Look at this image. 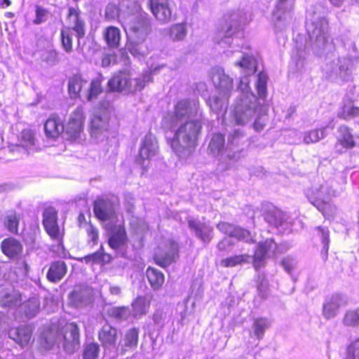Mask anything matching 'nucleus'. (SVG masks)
<instances>
[{"instance_id":"69168bd1","label":"nucleus","mask_w":359,"mask_h":359,"mask_svg":"<svg viewBox=\"0 0 359 359\" xmlns=\"http://www.w3.org/2000/svg\"><path fill=\"white\" fill-rule=\"evenodd\" d=\"M282 264L287 272L290 273L293 266V259L286 258L283 261Z\"/></svg>"},{"instance_id":"7ed1b4c3","label":"nucleus","mask_w":359,"mask_h":359,"mask_svg":"<svg viewBox=\"0 0 359 359\" xmlns=\"http://www.w3.org/2000/svg\"><path fill=\"white\" fill-rule=\"evenodd\" d=\"M93 211L100 220L107 222L105 224V228L110 233L109 246L114 250L123 248L127 241L126 231L121 224H113L115 218L114 210L111 205L102 199L96 200L94 203Z\"/></svg>"},{"instance_id":"4c0bfd02","label":"nucleus","mask_w":359,"mask_h":359,"mask_svg":"<svg viewBox=\"0 0 359 359\" xmlns=\"http://www.w3.org/2000/svg\"><path fill=\"white\" fill-rule=\"evenodd\" d=\"M339 115L344 119H351L359 116V107L354 102L348 101L341 107Z\"/></svg>"},{"instance_id":"f257e3e1","label":"nucleus","mask_w":359,"mask_h":359,"mask_svg":"<svg viewBox=\"0 0 359 359\" xmlns=\"http://www.w3.org/2000/svg\"><path fill=\"white\" fill-rule=\"evenodd\" d=\"M237 65L243 69V76L238 87L236 100L231 106L229 114L230 127L243 126L251 121L257 116L254 123V128L259 131L263 128V124L259 122L260 116L265 111V107L258 102L256 96L249 87V76L256 72L257 61L255 58L248 54L243 56L242 60Z\"/></svg>"},{"instance_id":"f8f14e48","label":"nucleus","mask_w":359,"mask_h":359,"mask_svg":"<svg viewBox=\"0 0 359 359\" xmlns=\"http://www.w3.org/2000/svg\"><path fill=\"white\" fill-rule=\"evenodd\" d=\"M85 114L82 107H78L69 116L66 124L64 125V132L70 141L82 143L85 140L83 132Z\"/></svg>"},{"instance_id":"de8ad7c7","label":"nucleus","mask_w":359,"mask_h":359,"mask_svg":"<svg viewBox=\"0 0 359 359\" xmlns=\"http://www.w3.org/2000/svg\"><path fill=\"white\" fill-rule=\"evenodd\" d=\"M344 323L348 326L359 325V309L348 311L344 318Z\"/></svg>"},{"instance_id":"338daca9","label":"nucleus","mask_w":359,"mask_h":359,"mask_svg":"<svg viewBox=\"0 0 359 359\" xmlns=\"http://www.w3.org/2000/svg\"><path fill=\"white\" fill-rule=\"evenodd\" d=\"M227 245H229V238H224L218 243V248L221 250H224Z\"/></svg>"},{"instance_id":"dca6fc26","label":"nucleus","mask_w":359,"mask_h":359,"mask_svg":"<svg viewBox=\"0 0 359 359\" xmlns=\"http://www.w3.org/2000/svg\"><path fill=\"white\" fill-rule=\"evenodd\" d=\"M276 243L271 239L259 243L254 255L253 266L258 271L264 265L266 258L276 255Z\"/></svg>"},{"instance_id":"37998d69","label":"nucleus","mask_w":359,"mask_h":359,"mask_svg":"<svg viewBox=\"0 0 359 359\" xmlns=\"http://www.w3.org/2000/svg\"><path fill=\"white\" fill-rule=\"evenodd\" d=\"M267 76L264 72L257 75L256 88L260 99H264L266 96Z\"/></svg>"},{"instance_id":"423d86ee","label":"nucleus","mask_w":359,"mask_h":359,"mask_svg":"<svg viewBox=\"0 0 359 359\" xmlns=\"http://www.w3.org/2000/svg\"><path fill=\"white\" fill-rule=\"evenodd\" d=\"M338 194V191L328 182L315 184L306 192L309 201L327 219L333 217L336 214L337 208L330 201Z\"/></svg>"},{"instance_id":"09e8293b","label":"nucleus","mask_w":359,"mask_h":359,"mask_svg":"<svg viewBox=\"0 0 359 359\" xmlns=\"http://www.w3.org/2000/svg\"><path fill=\"white\" fill-rule=\"evenodd\" d=\"M6 226L11 233H17L19 219L15 212L9 213L6 219Z\"/></svg>"},{"instance_id":"58836bf2","label":"nucleus","mask_w":359,"mask_h":359,"mask_svg":"<svg viewBox=\"0 0 359 359\" xmlns=\"http://www.w3.org/2000/svg\"><path fill=\"white\" fill-rule=\"evenodd\" d=\"M270 320L266 318L255 319L252 326L255 337L258 339H262L266 330L270 327Z\"/></svg>"},{"instance_id":"f704fd0d","label":"nucleus","mask_w":359,"mask_h":359,"mask_svg":"<svg viewBox=\"0 0 359 359\" xmlns=\"http://www.w3.org/2000/svg\"><path fill=\"white\" fill-rule=\"evenodd\" d=\"M146 275L151 287L154 290H158L162 287L165 281V278L161 271L153 267H149L147 270Z\"/></svg>"},{"instance_id":"7c9ffc66","label":"nucleus","mask_w":359,"mask_h":359,"mask_svg":"<svg viewBox=\"0 0 359 359\" xmlns=\"http://www.w3.org/2000/svg\"><path fill=\"white\" fill-rule=\"evenodd\" d=\"M90 303V292L87 290H75L69 296V305L75 308H82Z\"/></svg>"},{"instance_id":"603ef678","label":"nucleus","mask_w":359,"mask_h":359,"mask_svg":"<svg viewBox=\"0 0 359 359\" xmlns=\"http://www.w3.org/2000/svg\"><path fill=\"white\" fill-rule=\"evenodd\" d=\"M36 20L34 22H42L51 20L52 15L46 9L37 6L36 7Z\"/></svg>"},{"instance_id":"a211bd4d","label":"nucleus","mask_w":359,"mask_h":359,"mask_svg":"<svg viewBox=\"0 0 359 359\" xmlns=\"http://www.w3.org/2000/svg\"><path fill=\"white\" fill-rule=\"evenodd\" d=\"M317 24H307L306 29L308 31L311 29H314L310 37L312 39L316 37L315 42L313 46V50L316 55H320L327 49L332 48V43L330 41V38L327 33L321 29V27L316 26Z\"/></svg>"},{"instance_id":"ea45409f","label":"nucleus","mask_w":359,"mask_h":359,"mask_svg":"<svg viewBox=\"0 0 359 359\" xmlns=\"http://www.w3.org/2000/svg\"><path fill=\"white\" fill-rule=\"evenodd\" d=\"M251 257L247 254L235 255L222 259L221 265L224 267H233L237 265L248 263Z\"/></svg>"},{"instance_id":"052dcab7","label":"nucleus","mask_w":359,"mask_h":359,"mask_svg":"<svg viewBox=\"0 0 359 359\" xmlns=\"http://www.w3.org/2000/svg\"><path fill=\"white\" fill-rule=\"evenodd\" d=\"M86 231L88 237L93 242V244L97 243V241L98 239V231L91 224H88L86 228Z\"/></svg>"},{"instance_id":"680f3d73","label":"nucleus","mask_w":359,"mask_h":359,"mask_svg":"<svg viewBox=\"0 0 359 359\" xmlns=\"http://www.w3.org/2000/svg\"><path fill=\"white\" fill-rule=\"evenodd\" d=\"M135 24H126V26H124V29L127 34V35H129L128 32H130V37H139L138 32H139V27H137L135 26Z\"/></svg>"},{"instance_id":"1a4fd4ad","label":"nucleus","mask_w":359,"mask_h":359,"mask_svg":"<svg viewBox=\"0 0 359 359\" xmlns=\"http://www.w3.org/2000/svg\"><path fill=\"white\" fill-rule=\"evenodd\" d=\"M229 116H225L224 118V123L228 128H229V137L226 147L224 146V135L218 133L215 134L208 146V151L215 157L226 156L231 158L233 156L230 154L231 150L233 149L232 147L235 144H238V141L240 137L243 136V131L239 128H236L234 127H230L226 123H229Z\"/></svg>"},{"instance_id":"0e129e2a","label":"nucleus","mask_w":359,"mask_h":359,"mask_svg":"<svg viewBox=\"0 0 359 359\" xmlns=\"http://www.w3.org/2000/svg\"><path fill=\"white\" fill-rule=\"evenodd\" d=\"M195 91L201 96H205L207 93V86L204 82H199L196 84Z\"/></svg>"},{"instance_id":"6e6552de","label":"nucleus","mask_w":359,"mask_h":359,"mask_svg":"<svg viewBox=\"0 0 359 359\" xmlns=\"http://www.w3.org/2000/svg\"><path fill=\"white\" fill-rule=\"evenodd\" d=\"M198 101L197 100H182L179 101L172 113L168 114L164 118L165 127H174L175 124L189 121H200Z\"/></svg>"},{"instance_id":"4be33fe9","label":"nucleus","mask_w":359,"mask_h":359,"mask_svg":"<svg viewBox=\"0 0 359 359\" xmlns=\"http://www.w3.org/2000/svg\"><path fill=\"white\" fill-rule=\"evenodd\" d=\"M266 221L277 228H280V231H283V232L287 230L290 231V227L292 226V223L290 222V217L287 215L283 211L274 209L272 211L269 212L265 217Z\"/></svg>"},{"instance_id":"e2e57ef3","label":"nucleus","mask_w":359,"mask_h":359,"mask_svg":"<svg viewBox=\"0 0 359 359\" xmlns=\"http://www.w3.org/2000/svg\"><path fill=\"white\" fill-rule=\"evenodd\" d=\"M143 48V44H137L132 48H129V50L130 53L135 57L139 55L144 56L145 55V51L142 50Z\"/></svg>"},{"instance_id":"9d476101","label":"nucleus","mask_w":359,"mask_h":359,"mask_svg":"<svg viewBox=\"0 0 359 359\" xmlns=\"http://www.w3.org/2000/svg\"><path fill=\"white\" fill-rule=\"evenodd\" d=\"M68 90L72 98L81 96L88 101H93L102 92V81L96 78L88 83L80 75H74L69 80Z\"/></svg>"},{"instance_id":"4468645a","label":"nucleus","mask_w":359,"mask_h":359,"mask_svg":"<svg viewBox=\"0 0 359 359\" xmlns=\"http://www.w3.org/2000/svg\"><path fill=\"white\" fill-rule=\"evenodd\" d=\"M178 258V245L172 240L161 243L155 250L154 259L156 264L165 267Z\"/></svg>"},{"instance_id":"13d9d810","label":"nucleus","mask_w":359,"mask_h":359,"mask_svg":"<svg viewBox=\"0 0 359 359\" xmlns=\"http://www.w3.org/2000/svg\"><path fill=\"white\" fill-rule=\"evenodd\" d=\"M67 20H69V22H81L80 13L78 8L72 7L69 8Z\"/></svg>"},{"instance_id":"0eeeda50","label":"nucleus","mask_w":359,"mask_h":359,"mask_svg":"<svg viewBox=\"0 0 359 359\" xmlns=\"http://www.w3.org/2000/svg\"><path fill=\"white\" fill-rule=\"evenodd\" d=\"M46 347L50 348L55 344L62 343L68 353H73L79 346V332L78 326L74 323H66L60 332L51 328L44 337Z\"/></svg>"},{"instance_id":"bf43d9fd","label":"nucleus","mask_w":359,"mask_h":359,"mask_svg":"<svg viewBox=\"0 0 359 359\" xmlns=\"http://www.w3.org/2000/svg\"><path fill=\"white\" fill-rule=\"evenodd\" d=\"M229 17L228 20H229L232 22H241V21H243L245 20V14H244L243 12H241L238 10L231 11L229 13Z\"/></svg>"},{"instance_id":"412c9836","label":"nucleus","mask_w":359,"mask_h":359,"mask_svg":"<svg viewBox=\"0 0 359 359\" xmlns=\"http://www.w3.org/2000/svg\"><path fill=\"white\" fill-rule=\"evenodd\" d=\"M217 228L222 233L231 237H234L240 241L245 242H254L252 236L249 231L241 227L235 226L233 224L220 222L217 225Z\"/></svg>"},{"instance_id":"5fc2aeb1","label":"nucleus","mask_w":359,"mask_h":359,"mask_svg":"<svg viewBox=\"0 0 359 359\" xmlns=\"http://www.w3.org/2000/svg\"><path fill=\"white\" fill-rule=\"evenodd\" d=\"M341 64L338 68L339 72L336 70V74H338L340 78L342 79H346L349 74H351V69L348 67V61L346 60H344L342 61H339Z\"/></svg>"},{"instance_id":"c9c22d12","label":"nucleus","mask_w":359,"mask_h":359,"mask_svg":"<svg viewBox=\"0 0 359 359\" xmlns=\"http://www.w3.org/2000/svg\"><path fill=\"white\" fill-rule=\"evenodd\" d=\"M327 128H321L319 129H313L306 131L304 134L303 142L305 144L316 143L327 136Z\"/></svg>"},{"instance_id":"20e7f679","label":"nucleus","mask_w":359,"mask_h":359,"mask_svg":"<svg viewBox=\"0 0 359 359\" xmlns=\"http://www.w3.org/2000/svg\"><path fill=\"white\" fill-rule=\"evenodd\" d=\"M212 81L217 90V95L210 97L208 103L217 114L226 111L229 98L233 89V79L226 75L220 67L214 68Z\"/></svg>"},{"instance_id":"79ce46f5","label":"nucleus","mask_w":359,"mask_h":359,"mask_svg":"<svg viewBox=\"0 0 359 359\" xmlns=\"http://www.w3.org/2000/svg\"><path fill=\"white\" fill-rule=\"evenodd\" d=\"M104 38L110 47H116L120 41L119 29L115 27H108L104 32Z\"/></svg>"},{"instance_id":"473e14b6","label":"nucleus","mask_w":359,"mask_h":359,"mask_svg":"<svg viewBox=\"0 0 359 359\" xmlns=\"http://www.w3.org/2000/svg\"><path fill=\"white\" fill-rule=\"evenodd\" d=\"M1 248L4 254L8 257L19 255L22 250L20 243L13 238L4 239L1 243Z\"/></svg>"},{"instance_id":"9b49d317","label":"nucleus","mask_w":359,"mask_h":359,"mask_svg":"<svg viewBox=\"0 0 359 359\" xmlns=\"http://www.w3.org/2000/svg\"><path fill=\"white\" fill-rule=\"evenodd\" d=\"M110 112L108 109L95 111L90 118V135L94 144L103 142L108 138Z\"/></svg>"},{"instance_id":"ddd939ff","label":"nucleus","mask_w":359,"mask_h":359,"mask_svg":"<svg viewBox=\"0 0 359 359\" xmlns=\"http://www.w3.org/2000/svg\"><path fill=\"white\" fill-rule=\"evenodd\" d=\"M158 146L154 135L149 133L141 140L137 163L147 170L151 161L156 156Z\"/></svg>"},{"instance_id":"864d4df0","label":"nucleus","mask_w":359,"mask_h":359,"mask_svg":"<svg viewBox=\"0 0 359 359\" xmlns=\"http://www.w3.org/2000/svg\"><path fill=\"white\" fill-rule=\"evenodd\" d=\"M347 355L348 359H359V339L349 345Z\"/></svg>"},{"instance_id":"39448f33","label":"nucleus","mask_w":359,"mask_h":359,"mask_svg":"<svg viewBox=\"0 0 359 359\" xmlns=\"http://www.w3.org/2000/svg\"><path fill=\"white\" fill-rule=\"evenodd\" d=\"M151 81V71L135 77L132 72L124 70L115 74L109 80L108 87L111 91L129 94L142 90Z\"/></svg>"},{"instance_id":"6e6d98bb","label":"nucleus","mask_w":359,"mask_h":359,"mask_svg":"<svg viewBox=\"0 0 359 359\" xmlns=\"http://www.w3.org/2000/svg\"><path fill=\"white\" fill-rule=\"evenodd\" d=\"M116 62V55L114 53H104L102 54L100 63L102 67H107Z\"/></svg>"},{"instance_id":"2eb2a0df","label":"nucleus","mask_w":359,"mask_h":359,"mask_svg":"<svg viewBox=\"0 0 359 359\" xmlns=\"http://www.w3.org/2000/svg\"><path fill=\"white\" fill-rule=\"evenodd\" d=\"M43 224L50 237L59 243L62 238L57 224V212L53 207H48L43 214Z\"/></svg>"},{"instance_id":"bb28decb","label":"nucleus","mask_w":359,"mask_h":359,"mask_svg":"<svg viewBox=\"0 0 359 359\" xmlns=\"http://www.w3.org/2000/svg\"><path fill=\"white\" fill-rule=\"evenodd\" d=\"M149 4L156 20L162 22L170 20L171 11L168 0H149Z\"/></svg>"},{"instance_id":"a18cd8bd","label":"nucleus","mask_w":359,"mask_h":359,"mask_svg":"<svg viewBox=\"0 0 359 359\" xmlns=\"http://www.w3.org/2000/svg\"><path fill=\"white\" fill-rule=\"evenodd\" d=\"M100 352V347L97 343H90L86 345L83 351V359H97Z\"/></svg>"},{"instance_id":"a19ab883","label":"nucleus","mask_w":359,"mask_h":359,"mask_svg":"<svg viewBox=\"0 0 359 359\" xmlns=\"http://www.w3.org/2000/svg\"><path fill=\"white\" fill-rule=\"evenodd\" d=\"M121 15V9L114 3L108 4L104 9V19L107 21H118Z\"/></svg>"},{"instance_id":"c03bdc74","label":"nucleus","mask_w":359,"mask_h":359,"mask_svg":"<svg viewBox=\"0 0 359 359\" xmlns=\"http://www.w3.org/2000/svg\"><path fill=\"white\" fill-rule=\"evenodd\" d=\"M25 309V315L27 318H31L36 316L39 310V302L36 299H29L22 307Z\"/></svg>"},{"instance_id":"5701e85b","label":"nucleus","mask_w":359,"mask_h":359,"mask_svg":"<svg viewBox=\"0 0 359 359\" xmlns=\"http://www.w3.org/2000/svg\"><path fill=\"white\" fill-rule=\"evenodd\" d=\"M138 336L139 332L137 329L132 328L128 330L117 346L116 354L120 353L123 355L128 351L134 350L137 345Z\"/></svg>"},{"instance_id":"72a5a7b5","label":"nucleus","mask_w":359,"mask_h":359,"mask_svg":"<svg viewBox=\"0 0 359 359\" xmlns=\"http://www.w3.org/2000/svg\"><path fill=\"white\" fill-rule=\"evenodd\" d=\"M67 273V266L63 261L53 262L47 273V278L53 283L60 280Z\"/></svg>"},{"instance_id":"3c124183","label":"nucleus","mask_w":359,"mask_h":359,"mask_svg":"<svg viewBox=\"0 0 359 359\" xmlns=\"http://www.w3.org/2000/svg\"><path fill=\"white\" fill-rule=\"evenodd\" d=\"M317 231L318 235L321 237V241L323 243L322 252L327 255L329 249V231L325 227H318Z\"/></svg>"},{"instance_id":"c756f323","label":"nucleus","mask_w":359,"mask_h":359,"mask_svg":"<svg viewBox=\"0 0 359 359\" xmlns=\"http://www.w3.org/2000/svg\"><path fill=\"white\" fill-rule=\"evenodd\" d=\"M189 226L195 232L196 236L203 242L208 243L211 240L212 229L209 224L201 223L196 219H189Z\"/></svg>"},{"instance_id":"8fccbe9b","label":"nucleus","mask_w":359,"mask_h":359,"mask_svg":"<svg viewBox=\"0 0 359 359\" xmlns=\"http://www.w3.org/2000/svg\"><path fill=\"white\" fill-rule=\"evenodd\" d=\"M224 27H222V29H226L225 33L223 34V38L221 39V41L219 42V44L224 47L225 44H230L231 43H233L234 41H237V39L232 38V32L231 30L233 29V27L231 25L226 23L224 24Z\"/></svg>"},{"instance_id":"4d7b16f0","label":"nucleus","mask_w":359,"mask_h":359,"mask_svg":"<svg viewBox=\"0 0 359 359\" xmlns=\"http://www.w3.org/2000/svg\"><path fill=\"white\" fill-rule=\"evenodd\" d=\"M105 255L102 252L97 251L93 254L86 256L83 259L86 263H100L104 261Z\"/></svg>"},{"instance_id":"e433bc0d","label":"nucleus","mask_w":359,"mask_h":359,"mask_svg":"<svg viewBox=\"0 0 359 359\" xmlns=\"http://www.w3.org/2000/svg\"><path fill=\"white\" fill-rule=\"evenodd\" d=\"M150 302L144 297H138L133 303V313L135 318L145 315L149 308Z\"/></svg>"},{"instance_id":"393cba45","label":"nucleus","mask_w":359,"mask_h":359,"mask_svg":"<svg viewBox=\"0 0 359 359\" xmlns=\"http://www.w3.org/2000/svg\"><path fill=\"white\" fill-rule=\"evenodd\" d=\"M44 129L48 137L56 139L64 132L63 121L58 115L52 114L46 120Z\"/></svg>"},{"instance_id":"49530a36","label":"nucleus","mask_w":359,"mask_h":359,"mask_svg":"<svg viewBox=\"0 0 359 359\" xmlns=\"http://www.w3.org/2000/svg\"><path fill=\"white\" fill-rule=\"evenodd\" d=\"M186 24H173L170 30V36L174 40H181L187 34Z\"/></svg>"},{"instance_id":"2f4dec72","label":"nucleus","mask_w":359,"mask_h":359,"mask_svg":"<svg viewBox=\"0 0 359 359\" xmlns=\"http://www.w3.org/2000/svg\"><path fill=\"white\" fill-rule=\"evenodd\" d=\"M293 8V1L290 0H278L273 17L276 20H288L290 17V12Z\"/></svg>"},{"instance_id":"f3484780","label":"nucleus","mask_w":359,"mask_h":359,"mask_svg":"<svg viewBox=\"0 0 359 359\" xmlns=\"http://www.w3.org/2000/svg\"><path fill=\"white\" fill-rule=\"evenodd\" d=\"M98 339L105 353L116 354L117 330L109 325H104L98 334Z\"/></svg>"},{"instance_id":"b1692460","label":"nucleus","mask_w":359,"mask_h":359,"mask_svg":"<svg viewBox=\"0 0 359 359\" xmlns=\"http://www.w3.org/2000/svg\"><path fill=\"white\" fill-rule=\"evenodd\" d=\"M20 294L12 287L0 285V305L5 308H13L20 304Z\"/></svg>"},{"instance_id":"f03ea898","label":"nucleus","mask_w":359,"mask_h":359,"mask_svg":"<svg viewBox=\"0 0 359 359\" xmlns=\"http://www.w3.org/2000/svg\"><path fill=\"white\" fill-rule=\"evenodd\" d=\"M201 126V121H189L165 127L170 130L166 134L168 143L180 158L186 159L193 154Z\"/></svg>"},{"instance_id":"6ab92c4d","label":"nucleus","mask_w":359,"mask_h":359,"mask_svg":"<svg viewBox=\"0 0 359 359\" xmlns=\"http://www.w3.org/2000/svg\"><path fill=\"white\" fill-rule=\"evenodd\" d=\"M336 150L339 153H344L347 149H351L355 146V141L352 133V130L346 126H341L337 131Z\"/></svg>"},{"instance_id":"c85d7f7f","label":"nucleus","mask_w":359,"mask_h":359,"mask_svg":"<svg viewBox=\"0 0 359 359\" xmlns=\"http://www.w3.org/2000/svg\"><path fill=\"white\" fill-rule=\"evenodd\" d=\"M8 336L16 343L22 346L29 344L32 337V330L30 327L25 325L18 328L11 329L8 332Z\"/></svg>"},{"instance_id":"cd10ccee","label":"nucleus","mask_w":359,"mask_h":359,"mask_svg":"<svg viewBox=\"0 0 359 359\" xmlns=\"http://www.w3.org/2000/svg\"><path fill=\"white\" fill-rule=\"evenodd\" d=\"M344 303V299L341 295L334 294L328 297L323 304V316L327 320L334 318L338 313L339 309Z\"/></svg>"},{"instance_id":"aec40b11","label":"nucleus","mask_w":359,"mask_h":359,"mask_svg":"<svg viewBox=\"0 0 359 359\" xmlns=\"http://www.w3.org/2000/svg\"><path fill=\"white\" fill-rule=\"evenodd\" d=\"M18 149H22L29 153L36 149V140L34 134L30 129H23L21 133L17 136L16 142L11 143V149L14 150V147Z\"/></svg>"},{"instance_id":"774afa93","label":"nucleus","mask_w":359,"mask_h":359,"mask_svg":"<svg viewBox=\"0 0 359 359\" xmlns=\"http://www.w3.org/2000/svg\"><path fill=\"white\" fill-rule=\"evenodd\" d=\"M110 292L112 294H116V295H118L120 294L121 292V289L118 286H111L110 287Z\"/></svg>"},{"instance_id":"a878e982","label":"nucleus","mask_w":359,"mask_h":359,"mask_svg":"<svg viewBox=\"0 0 359 359\" xmlns=\"http://www.w3.org/2000/svg\"><path fill=\"white\" fill-rule=\"evenodd\" d=\"M74 34L79 39L85 34L83 24H74L72 29L63 28L61 30L62 43L67 52H70L72 48V36Z\"/></svg>"}]
</instances>
